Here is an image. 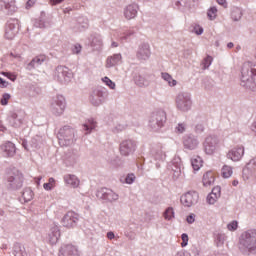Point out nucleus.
Segmentation results:
<instances>
[{"label": "nucleus", "mask_w": 256, "mask_h": 256, "mask_svg": "<svg viewBox=\"0 0 256 256\" xmlns=\"http://www.w3.org/2000/svg\"><path fill=\"white\" fill-rule=\"evenodd\" d=\"M241 81L246 85H256V65H251V62L243 65Z\"/></svg>", "instance_id": "f257e3e1"}, {"label": "nucleus", "mask_w": 256, "mask_h": 256, "mask_svg": "<svg viewBox=\"0 0 256 256\" xmlns=\"http://www.w3.org/2000/svg\"><path fill=\"white\" fill-rule=\"evenodd\" d=\"M241 245L250 253L256 251V230H248L242 234Z\"/></svg>", "instance_id": "f03ea898"}, {"label": "nucleus", "mask_w": 256, "mask_h": 256, "mask_svg": "<svg viewBox=\"0 0 256 256\" xmlns=\"http://www.w3.org/2000/svg\"><path fill=\"white\" fill-rule=\"evenodd\" d=\"M219 139L217 137H207L204 142V151L207 155H213L215 151H219Z\"/></svg>", "instance_id": "7ed1b4c3"}, {"label": "nucleus", "mask_w": 256, "mask_h": 256, "mask_svg": "<svg viewBox=\"0 0 256 256\" xmlns=\"http://www.w3.org/2000/svg\"><path fill=\"white\" fill-rule=\"evenodd\" d=\"M180 201L184 207H192L199 201V194L195 191H190L181 196Z\"/></svg>", "instance_id": "20e7f679"}, {"label": "nucleus", "mask_w": 256, "mask_h": 256, "mask_svg": "<svg viewBox=\"0 0 256 256\" xmlns=\"http://www.w3.org/2000/svg\"><path fill=\"white\" fill-rule=\"evenodd\" d=\"M77 221H79L77 214L73 211H69L63 217L62 224L64 227L71 229V228L75 227V225H77Z\"/></svg>", "instance_id": "39448f33"}, {"label": "nucleus", "mask_w": 256, "mask_h": 256, "mask_svg": "<svg viewBox=\"0 0 256 256\" xmlns=\"http://www.w3.org/2000/svg\"><path fill=\"white\" fill-rule=\"evenodd\" d=\"M97 197H100V199H104V201H117L119 199V195L113 190L107 189V188H102L100 191L97 193Z\"/></svg>", "instance_id": "423d86ee"}, {"label": "nucleus", "mask_w": 256, "mask_h": 256, "mask_svg": "<svg viewBox=\"0 0 256 256\" xmlns=\"http://www.w3.org/2000/svg\"><path fill=\"white\" fill-rule=\"evenodd\" d=\"M176 103L178 109L181 111H188V109L191 107V99L183 94L178 95Z\"/></svg>", "instance_id": "0eeeda50"}, {"label": "nucleus", "mask_w": 256, "mask_h": 256, "mask_svg": "<svg viewBox=\"0 0 256 256\" xmlns=\"http://www.w3.org/2000/svg\"><path fill=\"white\" fill-rule=\"evenodd\" d=\"M135 142L131 141V140H126L123 141L120 144V153L121 155L127 156L130 155V153H133V151H135Z\"/></svg>", "instance_id": "6e6552de"}, {"label": "nucleus", "mask_w": 256, "mask_h": 256, "mask_svg": "<svg viewBox=\"0 0 256 256\" xmlns=\"http://www.w3.org/2000/svg\"><path fill=\"white\" fill-rule=\"evenodd\" d=\"M59 256H79V251L77 250V247L71 244H66L60 248Z\"/></svg>", "instance_id": "1a4fd4ad"}, {"label": "nucleus", "mask_w": 256, "mask_h": 256, "mask_svg": "<svg viewBox=\"0 0 256 256\" xmlns=\"http://www.w3.org/2000/svg\"><path fill=\"white\" fill-rule=\"evenodd\" d=\"M15 35H17V20H13L12 22H8L6 31H5V38L6 39H15Z\"/></svg>", "instance_id": "9d476101"}, {"label": "nucleus", "mask_w": 256, "mask_h": 256, "mask_svg": "<svg viewBox=\"0 0 256 256\" xmlns=\"http://www.w3.org/2000/svg\"><path fill=\"white\" fill-rule=\"evenodd\" d=\"M245 154V149L243 147L234 148L228 152L227 157L231 161H241V157Z\"/></svg>", "instance_id": "9b49d317"}, {"label": "nucleus", "mask_w": 256, "mask_h": 256, "mask_svg": "<svg viewBox=\"0 0 256 256\" xmlns=\"http://www.w3.org/2000/svg\"><path fill=\"white\" fill-rule=\"evenodd\" d=\"M219 197H221V187L216 186L212 189V192L207 196V201L209 205H215Z\"/></svg>", "instance_id": "f8f14e48"}, {"label": "nucleus", "mask_w": 256, "mask_h": 256, "mask_svg": "<svg viewBox=\"0 0 256 256\" xmlns=\"http://www.w3.org/2000/svg\"><path fill=\"white\" fill-rule=\"evenodd\" d=\"M202 183L204 187H211L213 183H215V172L213 171H207L203 175Z\"/></svg>", "instance_id": "ddd939ff"}, {"label": "nucleus", "mask_w": 256, "mask_h": 256, "mask_svg": "<svg viewBox=\"0 0 256 256\" xmlns=\"http://www.w3.org/2000/svg\"><path fill=\"white\" fill-rule=\"evenodd\" d=\"M2 151L6 153V157H13L15 155V144L13 142H6L4 145L1 146Z\"/></svg>", "instance_id": "4468645a"}, {"label": "nucleus", "mask_w": 256, "mask_h": 256, "mask_svg": "<svg viewBox=\"0 0 256 256\" xmlns=\"http://www.w3.org/2000/svg\"><path fill=\"white\" fill-rule=\"evenodd\" d=\"M64 181L66 185H70V187H73L74 189H76V187H79V178H77V176L75 175H71L68 174L66 176H64Z\"/></svg>", "instance_id": "2eb2a0df"}, {"label": "nucleus", "mask_w": 256, "mask_h": 256, "mask_svg": "<svg viewBox=\"0 0 256 256\" xmlns=\"http://www.w3.org/2000/svg\"><path fill=\"white\" fill-rule=\"evenodd\" d=\"M47 61V56L45 55H39L36 56L29 64V69H33L35 67H39V65H42V63H45Z\"/></svg>", "instance_id": "dca6fc26"}, {"label": "nucleus", "mask_w": 256, "mask_h": 256, "mask_svg": "<svg viewBox=\"0 0 256 256\" xmlns=\"http://www.w3.org/2000/svg\"><path fill=\"white\" fill-rule=\"evenodd\" d=\"M124 15L126 19H135L137 16V9H135V6H128L124 12Z\"/></svg>", "instance_id": "f3484780"}, {"label": "nucleus", "mask_w": 256, "mask_h": 256, "mask_svg": "<svg viewBox=\"0 0 256 256\" xmlns=\"http://www.w3.org/2000/svg\"><path fill=\"white\" fill-rule=\"evenodd\" d=\"M119 61H121V54H115L114 56L107 59L106 67H114V65H117Z\"/></svg>", "instance_id": "a211bd4d"}, {"label": "nucleus", "mask_w": 256, "mask_h": 256, "mask_svg": "<svg viewBox=\"0 0 256 256\" xmlns=\"http://www.w3.org/2000/svg\"><path fill=\"white\" fill-rule=\"evenodd\" d=\"M231 175H233V167L224 165L221 169V177H223V179H229Z\"/></svg>", "instance_id": "6ab92c4d"}, {"label": "nucleus", "mask_w": 256, "mask_h": 256, "mask_svg": "<svg viewBox=\"0 0 256 256\" xmlns=\"http://www.w3.org/2000/svg\"><path fill=\"white\" fill-rule=\"evenodd\" d=\"M9 183H13L15 187H21L23 185V175H18L16 177L11 176L8 178Z\"/></svg>", "instance_id": "aec40b11"}, {"label": "nucleus", "mask_w": 256, "mask_h": 256, "mask_svg": "<svg viewBox=\"0 0 256 256\" xmlns=\"http://www.w3.org/2000/svg\"><path fill=\"white\" fill-rule=\"evenodd\" d=\"M3 5L5 9H8L12 13H15V11H17V7L15 6V0H3Z\"/></svg>", "instance_id": "412c9836"}, {"label": "nucleus", "mask_w": 256, "mask_h": 256, "mask_svg": "<svg viewBox=\"0 0 256 256\" xmlns=\"http://www.w3.org/2000/svg\"><path fill=\"white\" fill-rule=\"evenodd\" d=\"M162 79H164V81H167L170 87H175V85H177V80L173 79V77L169 73H162Z\"/></svg>", "instance_id": "4be33fe9"}, {"label": "nucleus", "mask_w": 256, "mask_h": 256, "mask_svg": "<svg viewBox=\"0 0 256 256\" xmlns=\"http://www.w3.org/2000/svg\"><path fill=\"white\" fill-rule=\"evenodd\" d=\"M191 163L194 171H199L200 167H203V160H201V157L193 158Z\"/></svg>", "instance_id": "5701e85b"}, {"label": "nucleus", "mask_w": 256, "mask_h": 256, "mask_svg": "<svg viewBox=\"0 0 256 256\" xmlns=\"http://www.w3.org/2000/svg\"><path fill=\"white\" fill-rule=\"evenodd\" d=\"M22 197L26 203L29 201H32L33 200V191L30 188H26L22 193Z\"/></svg>", "instance_id": "b1692460"}, {"label": "nucleus", "mask_w": 256, "mask_h": 256, "mask_svg": "<svg viewBox=\"0 0 256 256\" xmlns=\"http://www.w3.org/2000/svg\"><path fill=\"white\" fill-rule=\"evenodd\" d=\"M55 186H56L55 178H49L48 182L43 184L45 191H51L52 189H55Z\"/></svg>", "instance_id": "393cba45"}, {"label": "nucleus", "mask_w": 256, "mask_h": 256, "mask_svg": "<svg viewBox=\"0 0 256 256\" xmlns=\"http://www.w3.org/2000/svg\"><path fill=\"white\" fill-rule=\"evenodd\" d=\"M56 105L59 107L58 113H63L65 110V98L63 96H58L56 100Z\"/></svg>", "instance_id": "a878e982"}, {"label": "nucleus", "mask_w": 256, "mask_h": 256, "mask_svg": "<svg viewBox=\"0 0 256 256\" xmlns=\"http://www.w3.org/2000/svg\"><path fill=\"white\" fill-rule=\"evenodd\" d=\"M84 130L87 131V133H91L92 129H95L97 127V122H94L93 120H88L87 124L83 125Z\"/></svg>", "instance_id": "bb28decb"}, {"label": "nucleus", "mask_w": 256, "mask_h": 256, "mask_svg": "<svg viewBox=\"0 0 256 256\" xmlns=\"http://www.w3.org/2000/svg\"><path fill=\"white\" fill-rule=\"evenodd\" d=\"M173 217H175V212L173 211V208L166 209V211L164 212V218L166 219V221H171Z\"/></svg>", "instance_id": "cd10ccee"}, {"label": "nucleus", "mask_w": 256, "mask_h": 256, "mask_svg": "<svg viewBox=\"0 0 256 256\" xmlns=\"http://www.w3.org/2000/svg\"><path fill=\"white\" fill-rule=\"evenodd\" d=\"M207 15H208L210 21H213V19H216L217 18V8L211 7L208 10Z\"/></svg>", "instance_id": "c85d7f7f"}, {"label": "nucleus", "mask_w": 256, "mask_h": 256, "mask_svg": "<svg viewBox=\"0 0 256 256\" xmlns=\"http://www.w3.org/2000/svg\"><path fill=\"white\" fill-rule=\"evenodd\" d=\"M2 75H4V77H7V79H10V81H17V74L15 73L2 72Z\"/></svg>", "instance_id": "c756f323"}, {"label": "nucleus", "mask_w": 256, "mask_h": 256, "mask_svg": "<svg viewBox=\"0 0 256 256\" xmlns=\"http://www.w3.org/2000/svg\"><path fill=\"white\" fill-rule=\"evenodd\" d=\"M103 83H105V85H107V87H109L110 89H115V82H112L111 79H109V77H104L102 79Z\"/></svg>", "instance_id": "7c9ffc66"}, {"label": "nucleus", "mask_w": 256, "mask_h": 256, "mask_svg": "<svg viewBox=\"0 0 256 256\" xmlns=\"http://www.w3.org/2000/svg\"><path fill=\"white\" fill-rule=\"evenodd\" d=\"M181 239H182L181 247H187V245L189 243V235L184 233V234H182Z\"/></svg>", "instance_id": "2f4dec72"}, {"label": "nucleus", "mask_w": 256, "mask_h": 256, "mask_svg": "<svg viewBox=\"0 0 256 256\" xmlns=\"http://www.w3.org/2000/svg\"><path fill=\"white\" fill-rule=\"evenodd\" d=\"M9 99H11V95L4 94L0 100L1 105H7V103H9Z\"/></svg>", "instance_id": "473e14b6"}, {"label": "nucleus", "mask_w": 256, "mask_h": 256, "mask_svg": "<svg viewBox=\"0 0 256 256\" xmlns=\"http://www.w3.org/2000/svg\"><path fill=\"white\" fill-rule=\"evenodd\" d=\"M211 63H213V57L207 56L203 62L205 69H207L211 65Z\"/></svg>", "instance_id": "72a5a7b5"}, {"label": "nucleus", "mask_w": 256, "mask_h": 256, "mask_svg": "<svg viewBox=\"0 0 256 256\" xmlns=\"http://www.w3.org/2000/svg\"><path fill=\"white\" fill-rule=\"evenodd\" d=\"M237 227H238L237 221H232L227 226L229 231H237Z\"/></svg>", "instance_id": "f704fd0d"}, {"label": "nucleus", "mask_w": 256, "mask_h": 256, "mask_svg": "<svg viewBox=\"0 0 256 256\" xmlns=\"http://www.w3.org/2000/svg\"><path fill=\"white\" fill-rule=\"evenodd\" d=\"M133 181H135V174H129L126 177V183H128V185H131V183H133Z\"/></svg>", "instance_id": "c9c22d12"}, {"label": "nucleus", "mask_w": 256, "mask_h": 256, "mask_svg": "<svg viewBox=\"0 0 256 256\" xmlns=\"http://www.w3.org/2000/svg\"><path fill=\"white\" fill-rule=\"evenodd\" d=\"M54 238H52V243H55L59 240V230L57 228H54Z\"/></svg>", "instance_id": "e433bc0d"}, {"label": "nucleus", "mask_w": 256, "mask_h": 256, "mask_svg": "<svg viewBox=\"0 0 256 256\" xmlns=\"http://www.w3.org/2000/svg\"><path fill=\"white\" fill-rule=\"evenodd\" d=\"M235 15H238V18H241V11L239 9H236L234 10L232 13H231V16L233 19L237 20V18L235 17Z\"/></svg>", "instance_id": "4c0bfd02"}, {"label": "nucleus", "mask_w": 256, "mask_h": 256, "mask_svg": "<svg viewBox=\"0 0 256 256\" xmlns=\"http://www.w3.org/2000/svg\"><path fill=\"white\" fill-rule=\"evenodd\" d=\"M81 45H79V44H76L75 46H74V48L72 49V51H73V53H75L76 55L77 54H79V53H81Z\"/></svg>", "instance_id": "58836bf2"}, {"label": "nucleus", "mask_w": 256, "mask_h": 256, "mask_svg": "<svg viewBox=\"0 0 256 256\" xmlns=\"http://www.w3.org/2000/svg\"><path fill=\"white\" fill-rule=\"evenodd\" d=\"M35 5V0H28L26 3V9H31Z\"/></svg>", "instance_id": "ea45409f"}, {"label": "nucleus", "mask_w": 256, "mask_h": 256, "mask_svg": "<svg viewBox=\"0 0 256 256\" xmlns=\"http://www.w3.org/2000/svg\"><path fill=\"white\" fill-rule=\"evenodd\" d=\"M186 221L187 223H195V215H189L187 218H186Z\"/></svg>", "instance_id": "a19ab883"}, {"label": "nucleus", "mask_w": 256, "mask_h": 256, "mask_svg": "<svg viewBox=\"0 0 256 256\" xmlns=\"http://www.w3.org/2000/svg\"><path fill=\"white\" fill-rule=\"evenodd\" d=\"M177 131L178 133H183V131H185V125L179 124L177 127Z\"/></svg>", "instance_id": "79ce46f5"}, {"label": "nucleus", "mask_w": 256, "mask_h": 256, "mask_svg": "<svg viewBox=\"0 0 256 256\" xmlns=\"http://www.w3.org/2000/svg\"><path fill=\"white\" fill-rule=\"evenodd\" d=\"M51 5H59V3H63V0H50Z\"/></svg>", "instance_id": "37998d69"}, {"label": "nucleus", "mask_w": 256, "mask_h": 256, "mask_svg": "<svg viewBox=\"0 0 256 256\" xmlns=\"http://www.w3.org/2000/svg\"><path fill=\"white\" fill-rule=\"evenodd\" d=\"M195 32H196L197 35H201L203 33V28L198 26V27L195 28Z\"/></svg>", "instance_id": "c03bdc74"}, {"label": "nucleus", "mask_w": 256, "mask_h": 256, "mask_svg": "<svg viewBox=\"0 0 256 256\" xmlns=\"http://www.w3.org/2000/svg\"><path fill=\"white\" fill-rule=\"evenodd\" d=\"M8 83L3 80V78H0V87H7Z\"/></svg>", "instance_id": "a18cd8bd"}, {"label": "nucleus", "mask_w": 256, "mask_h": 256, "mask_svg": "<svg viewBox=\"0 0 256 256\" xmlns=\"http://www.w3.org/2000/svg\"><path fill=\"white\" fill-rule=\"evenodd\" d=\"M216 1H217V3H218L219 5H223L224 7L227 6V1H226V0H216Z\"/></svg>", "instance_id": "49530a36"}, {"label": "nucleus", "mask_w": 256, "mask_h": 256, "mask_svg": "<svg viewBox=\"0 0 256 256\" xmlns=\"http://www.w3.org/2000/svg\"><path fill=\"white\" fill-rule=\"evenodd\" d=\"M107 237H108L109 239H115V234H114L113 232H108V233H107Z\"/></svg>", "instance_id": "de8ad7c7"}, {"label": "nucleus", "mask_w": 256, "mask_h": 256, "mask_svg": "<svg viewBox=\"0 0 256 256\" xmlns=\"http://www.w3.org/2000/svg\"><path fill=\"white\" fill-rule=\"evenodd\" d=\"M227 47H228V49H233V47H234L233 42L228 43Z\"/></svg>", "instance_id": "09e8293b"}, {"label": "nucleus", "mask_w": 256, "mask_h": 256, "mask_svg": "<svg viewBox=\"0 0 256 256\" xmlns=\"http://www.w3.org/2000/svg\"><path fill=\"white\" fill-rule=\"evenodd\" d=\"M0 131H5V126H3V122H0Z\"/></svg>", "instance_id": "8fccbe9b"}, {"label": "nucleus", "mask_w": 256, "mask_h": 256, "mask_svg": "<svg viewBox=\"0 0 256 256\" xmlns=\"http://www.w3.org/2000/svg\"><path fill=\"white\" fill-rule=\"evenodd\" d=\"M175 256H187V255H185V252H178Z\"/></svg>", "instance_id": "3c124183"}, {"label": "nucleus", "mask_w": 256, "mask_h": 256, "mask_svg": "<svg viewBox=\"0 0 256 256\" xmlns=\"http://www.w3.org/2000/svg\"><path fill=\"white\" fill-rule=\"evenodd\" d=\"M5 215V212H3V210H0V221H1V218Z\"/></svg>", "instance_id": "603ef678"}, {"label": "nucleus", "mask_w": 256, "mask_h": 256, "mask_svg": "<svg viewBox=\"0 0 256 256\" xmlns=\"http://www.w3.org/2000/svg\"><path fill=\"white\" fill-rule=\"evenodd\" d=\"M119 45L116 42H112V47H118Z\"/></svg>", "instance_id": "864d4df0"}, {"label": "nucleus", "mask_w": 256, "mask_h": 256, "mask_svg": "<svg viewBox=\"0 0 256 256\" xmlns=\"http://www.w3.org/2000/svg\"><path fill=\"white\" fill-rule=\"evenodd\" d=\"M64 81H69V76L64 77Z\"/></svg>", "instance_id": "5fc2aeb1"}, {"label": "nucleus", "mask_w": 256, "mask_h": 256, "mask_svg": "<svg viewBox=\"0 0 256 256\" xmlns=\"http://www.w3.org/2000/svg\"><path fill=\"white\" fill-rule=\"evenodd\" d=\"M237 183H239V182H237V181H234V182H233V185H237Z\"/></svg>", "instance_id": "6e6d98bb"}]
</instances>
